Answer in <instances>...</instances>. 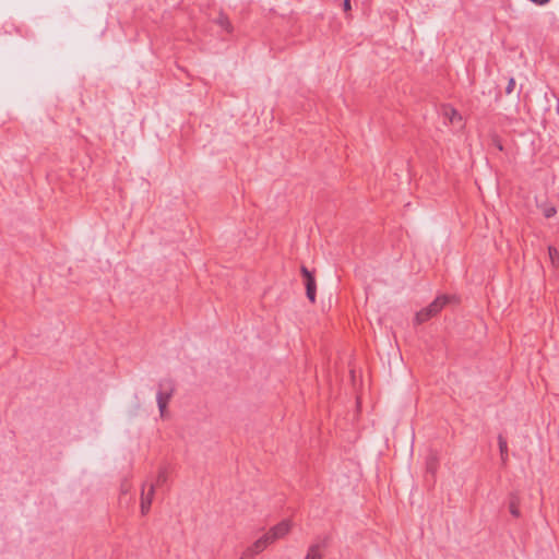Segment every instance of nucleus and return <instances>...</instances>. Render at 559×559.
Masks as SVG:
<instances>
[{
    "label": "nucleus",
    "mask_w": 559,
    "mask_h": 559,
    "mask_svg": "<svg viewBox=\"0 0 559 559\" xmlns=\"http://www.w3.org/2000/svg\"><path fill=\"white\" fill-rule=\"evenodd\" d=\"M549 259L555 264L559 260V252L556 248L549 247L548 249Z\"/></svg>",
    "instance_id": "nucleus-11"
},
{
    "label": "nucleus",
    "mask_w": 559,
    "mask_h": 559,
    "mask_svg": "<svg viewBox=\"0 0 559 559\" xmlns=\"http://www.w3.org/2000/svg\"><path fill=\"white\" fill-rule=\"evenodd\" d=\"M509 511L510 513L515 516V518H519L520 516V508H519V504L516 501H511L510 504H509Z\"/></svg>",
    "instance_id": "nucleus-10"
},
{
    "label": "nucleus",
    "mask_w": 559,
    "mask_h": 559,
    "mask_svg": "<svg viewBox=\"0 0 559 559\" xmlns=\"http://www.w3.org/2000/svg\"><path fill=\"white\" fill-rule=\"evenodd\" d=\"M301 273L306 278L307 297L311 302L316 301V281L313 275L306 269H301Z\"/></svg>",
    "instance_id": "nucleus-6"
},
{
    "label": "nucleus",
    "mask_w": 559,
    "mask_h": 559,
    "mask_svg": "<svg viewBox=\"0 0 559 559\" xmlns=\"http://www.w3.org/2000/svg\"><path fill=\"white\" fill-rule=\"evenodd\" d=\"M514 86H515V80L514 79H510L509 83H508V86H507V93L511 94L513 92V90H514Z\"/></svg>",
    "instance_id": "nucleus-12"
},
{
    "label": "nucleus",
    "mask_w": 559,
    "mask_h": 559,
    "mask_svg": "<svg viewBox=\"0 0 559 559\" xmlns=\"http://www.w3.org/2000/svg\"><path fill=\"white\" fill-rule=\"evenodd\" d=\"M554 214H555V209H550V210H548V211L546 212V216H548V217H549V216H551V215H554Z\"/></svg>",
    "instance_id": "nucleus-15"
},
{
    "label": "nucleus",
    "mask_w": 559,
    "mask_h": 559,
    "mask_svg": "<svg viewBox=\"0 0 559 559\" xmlns=\"http://www.w3.org/2000/svg\"><path fill=\"white\" fill-rule=\"evenodd\" d=\"M305 559H322V551L319 545L309 548Z\"/></svg>",
    "instance_id": "nucleus-8"
},
{
    "label": "nucleus",
    "mask_w": 559,
    "mask_h": 559,
    "mask_svg": "<svg viewBox=\"0 0 559 559\" xmlns=\"http://www.w3.org/2000/svg\"><path fill=\"white\" fill-rule=\"evenodd\" d=\"M448 301L449 298L447 296L436 298L428 307L416 313V322L418 324L426 322L428 319L439 313Z\"/></svg>",
    "instance_id": "nucleus-1"
},
{
    "label": "nucleus",
    "mask_w": 559,
    "mask_h": 559,
    "mask_svg": "<svg viewBox=\"0 0 559 559\" xmlns=\"http://www.w3.org/2000/svg\"><path fill=\"white\" fill-rule=\"evenodd\" d=\"M167 481V472L165 469H159L157 472V475H156V480H155V487L156 486H159V485H163L164 483Z\"/></svg>",
    "instance_id": "nucleus-9"
},
{
    "label": "nucleus",
    "mask_w": 559,
    "mask_h": 559,
    "mask_svg": "<svg viewBox=\"0 0 559 559\" xmlns=\"http://www.w3.org/2000/svg\"><path fill=\"white\" fill-rule=\"evenodd\" d=\"M531 1L537 5H544V4L548 3L550 0H531Z\"/></svg>",
    "instance_id": "nucleus-13"
},
{
    "label": "nucleus",
    "mask_w": 559,
    "mask_h": 559,
    "mask_svg": "<svg viewBox=\"0 0 559 559\" xmlns=\"http://www.w3.org/2000/svg\"><path fill=\"white\" fill-rule=\"evenodd\" d=\"M155 495V484L153 481H144L140 490V511L142 515L150 512Z\"/></svg>",
    "instance_id": "nucleus-2"
},
{
    "label": "nucleus",
    "mask_w": 559,
    "mask_h": 559,
    "mask_svg": "<svg viewBox=\"0 0 559 559\" xmlns=\"http://www.w3.org/2000/svg\"><path fill=\"white\" fill-rule=\"evenodd\" d=\"M294 522L292 519H284L276 525L272 526L266 533L273 543L286 537L293 530Z\"/></svg>",
    "instance_id": "nucleus-3"
},
{
    "label": "nucleus",
    "mask_w": 559,
    "mask_h": 559,
    "mask_svg": "<svg viewBox=\"0 0 559 559\" xmlns=\"http://www.w3.org/2000/svg\"><path fill=\"white\" fill-rule=\"evenodd\" d=\"M350 8H352V7H350V0H344V9H345L346 11H348V10H350Z\"/></svg>",
    "instance_id": "nucleus-14"
},
{
    "label": "nucleus",
    "mask_w": 559,
    "mask_h": 559,
    "mask_svg": "<svg viewBox=\"0 0 559 559\" xmlns=\"http://www.w3.org/2000/svg\"><path fill=\"white\" fill-rule=\"evenodd\" d=\"M273 544L272 539L270 538L269 534L265 533L263 536L258 538L251 546H249L241 559H250L254 557L255 555L262 552L264 549L269 547V545Z\"/></svg>",
    "instance_id": "nucleus-4"
},
{
    "label": "nucleus",
    "mask_w": 559,
    "mask_h": 559,
    "mask_svg": "<svg viewBox=\"0 0 559 559\" xmlns=\"http://www.w3.org/2000/svg\"><path fill=\"white\" fill-rule=\"evenodd\" d=\"M506 447H507L506 442L500 440V449H501V451H503L506 449Z\"/></svg>",
    "instance_id": "nucleus-16"
},
{
    "label": "nucleus",
    "mask_w": 559,
    "mask_h": 559,
    "mask_svg": "<svg viewBox=\"0 0 559 559\" xmlns=\"http://www.w3.org/2000/svg\"><path fill=\"white\" fill-rule=\"evenodd\" d=\"M173 391L170 389H160L156 394V402L160 418L168 417V403L171 399Z\"/></svg>",
    "instance_id": "nucleus-5"
},
{
    "label": "nucleus",
    "mask_w": 559,
    "mask_h": 559,
    "mask_svg": "<svg viewBox=\"0 0 559 559\" xmlns=\"http://www.w3.org/2000/svg\"><path fill=\"white\" fill-rule=\"evenodd\" d=\"M443 115L449 120V122L451 124L462 127V124H463L462 116L454 108L444 107Z\"/></svg>",
    "instance_id": "nucleus-7"
}]
</instances>
